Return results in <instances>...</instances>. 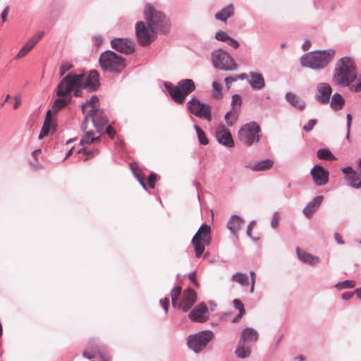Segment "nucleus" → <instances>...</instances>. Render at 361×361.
Masks as SVG:
<instances>
[{
    "mask_svg": "<svg viewBox=\"0 0 361 361\" xmlns=\"http://www.w3.org/2000/svg\"><path fill=\"white\" fill-rule=\"evenodd\" d=\"M357 78V66L353 58L343 56L336 62L332 74V82L335 86L348 87L350 91Z\"/></svg>",
    "mask_w": 361,
    "mask_h": 361,
    "instance_id": "obj_1",
    "label": "nucleus"
},
{
    "mask_svg": "<svg viewBox=\"0 0 361 361\" xmlns=\"http://www.w3.org/2000/svg\"><path fill=\"white\" fill-rule=\"evenodd\" d=\"M335 55L336 50L334 49L312 51L300 57V63L304 68L314 71H321L329 66Z\"/></svg>",
    "mask_w": 361,
    "mask_h": 361,
    "instance_id": "obj_2",
    "label": "nucleus"
},
{
    "mask_svg": "<svg viewBox=\"0 0 361 361\" xmlns=\"http://www.w3.org/2000/svg\"><path fill=\"white\" fill-rule=\"evenodd\" d=\"M147 26L153 33L166 34L170 31L169 19L161 11L155 9L152 5L147 4L144 10Z\"/></svg>",
    "mask_w": 361,
    "mask_h": 361,
    "instance_id": "obj_3",
    "label": "nucleus"
},
{
    "mask_svg": "<svg viewBox=\"0 0 361 361\" xmlns=\"http://www.w3.org/2000/svg\"><path fill=\"white\" fill-rule=\"evenodd\" d=\"M259 339V334L252 327H246L240 334L239 341L235 350V355L240 359L249 357L252 347Z\"/></svg>",
    "mask_w": 361,
    "mask_h": 361,
    "instance_id": "obj_4",
    "label": "nucleus"
},
{
    "mask_svg": "<svg viewBox=\"0 0 361 361\" xmlns=\"http://www.w3.org/2000/svg\"><path fill=\"white\" fill-rule=\"evenodd\" d=\"M164 87L172 99L177 104H183L186 96L195 90V85L192 79L180 80L176 86L170 82H165Z\"/></svg>",
    "mask_w": 361,
    "mask_h": 361,
    "instance_id": "obj_5",
    "label": "nucleus"
},
{
    "mask_svg": "<svg viewBox=\"0 0 361 361\" xmlns=\"http://www.w3.org/2000/svg\"><path fill=\"white\" fill-rule=\"evenodd\" d=\"M85 73L74 74L70 73L64 76L58 83L56 94L59 97H68L77 87H82Z\"/></svg>",
    "mask_w": 361,
    "mask_h": 361,
    "instance_id": "obj_6",
    "label": "nucleus"
},
{
    "mask_svg": "<svg viewBox=\"0 0 361 361\" xmlns=\"http://www.w3.org/2000/svg\"><path fill=\"white\" fill-rule=\"evenodd\" d=\"M99 63L103 71L109 72L118 73L125 67L124 59L111 50L103 52Z\"/></svg>",
    "mask_w": 361,
    "mask_h": 361,
    "instance_id": "obj_7",
    "label": "nucleus"
},
{
    "mask_svg": "<svg viewBox=\"0 0 361 361\" xmlns=\"http://www.w3.org/2000/svg\"><path fill=\"white\" fill-rule=\"evenodd\" d=\"M214 332L211 330L200 331L197 333L188 336L186 343L188 348L197 354L207 346L214 338Z\"/></svg>",
    "mask_w": 361,
    "mask_h": 361,
    "instance_id": "obj_8",
    "label": "nucleus"
},
{
    "mask_svg": "<svg viewBox=\"0 0 361 361\" xmlns=\"http://www.w3.org/2000/svg\"><path fill=\"white\" fill-rule=\"evenodd\" d=\"M211 241V228L207 224H202L192 239L196 257L200 258L202 255L205 246L209 245Z\"/></svg>",
    "mask_w": 361,
    "mask_h": 361,
    "instance_id": "obj_9",
    "label": "nucleus"
},
{
    "mask_svg": "<svg viewBox=\"0 0 361 361\" xmlns=\"http://www.w3.org/2000/svg\"><path fill=\"white\" fill-rule=\"evenodd\" d=\"M213 66L224 71H232L237 69L238 66L229 53L221 49L214 50L211 54Z\"/></svg>",
    "mask_w": 361,
    "mask_h": 361,
    "instance_id": "obj_10",
    "label": "nucleus"
},
{
    "mask_svg": "<svg viewBox=\"0 0 361 361\" xmlns=\"http://www.w3.org/2000/svg\"><path fill=\"white\" fill-rule=\"evenodd\" d=\"M259 126L255 121L243 125L239 130L238 136L239 140L247 146H251L259 142L260 135Z\"/></svg>",
    "mask_w": 361,
    "mask_h": 361,
    "instance_id": "obj_11",
    "label": "nucleus"
},
{
    "mask_svg": "<svg viewBox=\"0 0 361 361\" xmlns=\"http://www.w3.org/2000/svg\"><path fill=\"white\" fill-rule=\"evenodd\" d=\"M188 111L195 116L205 118L207 121H212L211 106L202 103L197 97H192L187 103Z\"/></svg>",
    "mask_w": 361,
    "mask_h": 361,
    "instance_id": "obj_12",
    "label": "nucleus"
},
{
    "mask_svg": "<svg viewBox=\"0 0 361 361\" xmlns=\"http://www.w3.org/2000/svg\"><path fill=\"white\" fill-rule=\"evenodd\" d=\"M154 34L144 22L139 21L135 24V35L140 45L146 47L152 43L154 40Z\"/></svg>",
    "mask_w": 361,
    "mask_h": 361,
    "instance_id": "obj_13",
    "label": "nucleus"
},
{
    "mask_svg": "<svg viewBox=\"0 0 361 361\" xmlns=\"http://www.w3.org/2000/svg\"><path fill=\"white\" fill-rule=\"evenodd\" d=\"M111 46L125 54H131L135 51V43L128 38H114L111 40Z\"/></svg>",
    "mask_w": 361,
    "mask_h": 361,
    "instance_id": "obj_14",
    "label": "nucleus"
},
{
    "mask_svg": "<svg viewBox=\"0 0 361 361\" xmlns=\"http://www.w3.org/2000/svg\"><path fill=\"white\" fill-rule=\"evenodd\" d=\"M215 137L218 142L226 147H233L234 141L231 132L224 125L220 124L216 126L215 130Z\"/></svg>",
    "mask_w": 361,
    "mask_h": 361,
    "instance_id": "obj_15",
    "label": "nucleus"
},
{
    "mask_svg": "<svg viewBox=\"0 0 361 361\" xmlns=\"http://www.w3.org/2000/svg\"><path fill=\"white\" fill-rule=\"evenodd\" d=\"M188 317L192 322L204 323L209 319V312L207 306L201 302L198 304L188 314Z\"/></svg>",
    "mask_w": 361,
    "mask_h": 361,
    "instance_id": "obj_16",
    "label": "nucleus"
},
{
    "mask_svg": "<svg viewBox=\"0 0 361 361\" xmlns=\"http://www.w3.org/2000/svg\"><path fill=\"white\" fill-rule=\"evenodd\" d=\"M310 175L317 186L325 185L329 182V172L320 165H314L310 171Z\"/></svg>",
    "mask_w": 361,
    "mask_h": 361,
    "instance_id": "obj_17",
    "label": "nucleus"
},
{
    "mask_svg": "<svg viewBox=\"0 0 361 361\" xmlns=\"http://www.w3.org/2000/svg\"><path fill=\"white\" fill-rule=\"evenodd\" d=\"M87 116L92 118L93 124L97 132L101 133L103 131L109 121L104 110L93 109L87 113Z\"/></svg>",
    "mask_w": 361,
    "mask_h": 361,
    "instance_id": "obj_18",
    "label": "nucleus"
},
{
    "mask_svg": "<svg viewBox=\"0 0 361 361\" xmlns=\"http://www.w3.org/2000/svg\"><path fill=\"white\" fill-rule=\"evenodd\" d=\"M197 300L195 291L188 288L183 291V298L177 305L176 308L182 310L183 312H188Z\"/></svg>",
    "mask_w": 361,
    "mask_h": 361,
    "instance_id": "obj_19",
    "label": "nucleus"
},
{
    "mask_svg": "<svg viewBox=\"0 0 361 361\" xmlns=\"http://www.w3.org/2000/svg\"><path fill=\"white\" fill-rule=\"evenodd\" d=\"M331 93L332 88L329 83L320 82L317 85L315 99L322 104H326L329 102Z\"/></svg>",
    "mask_w": 361,
    "mask_h": 361,
    "instance_id": "obj_20",
    "label": "nucleus"
},
{
    "mask_svg": "<svg viewBox=\"0 0 361 361\" xmlns=\"http://www.w3.org/2000/svg\"><path fill=\"white\" fill-rule=\"evenodd\" d=\"M44 35V32L43 31L38 32L34 35L20 49L18 53L16 55L15 59H18L25 56L37 44V42L42 39Z\"/></svg>",
    "mask_w": 361,
    "mask_h": 361,
    "instance_id": "obj_21",
    "label": "nucleus"
},
{
    "mask_svg": "<svg viewBox=\"0 0 361 361\" xmlns=\"http://www.w3.org/2000/svg\"><path fill=\"white\" fill-rule=\"evenodd\" d=\"M99 77V75L97 71L92 70L90 71L86 80L84 82H82V87L87 90L89 92L96 91L100 85Z\"/></svg>",
    "mask_w": 361,
    "mask_h": 361,
    "instance_id": "obj_22",
    "label": "nucleus"
},
{
    "mask_svg": "<svg viewBox=\"0 0 361 361\" xmlns=\"http://www.w3.org/2000/svg\"><path fill=\"white\" fill-rule=\"evenodd\" d=\"M247 82L252 90L259 91L264 88L265 80L263 75L257 72L250 71Z\"/></svg>",
    "mask_w": 361,
    "mask_h": 361,
    "instance_id": "obj_23",
    "label": "nucleus"
},
{
    "mask_svg": "<svg viewBox=\"0 0 361 361\" xmlns=\"http://www.w3.org/2000/svg\"><path fill=\"white\" fill-rule=\"evenodd\" d=\"M243 223V219L237 214L232 215L227 222L226 227L237 240L238 239V233Z\"/></svg>",
    "mask_w": 361,
    "mask_h": 361,
    "instance_id": "obj_24",
    "label": "nucleus"
},
{
    "mask_svg": "<svg viewBox=\"0 0 361 361\" xmlns=\"http://www.w3.org/2000/svg\"><path fill=\"white\" fill-rule=\"evenodd\" d=\"M324 200L323 195H317L314 197L308 204L304 207L302 212L307 218H311L312 214L319 207Z\"/></svg>",
    "mask_w": 361,
    "mask_h": 361,
    "instance_id": "obj_25",
    "label": "nucleus"
},
{
    "mask_svg": "<svg viewBox=\"0 0 361 361\" xmlns=\"http://www.w3.org/2000/svg\"><path fill=\"white\" fill-rule=\"evenodd\" d=\"M295 252L298 258L307 264L312 266L319 262V258L318 257L313 256L312 255L302 250L299 247L296 248Z\"/></svg>",
    "mask_w": 361,
    "mask_h": 361,
    "instance_id": "obj_26",
    "label": "nucleus"
},
{
    "mask_svg": "<svg viewBox=\"0 0 361 361\" xmlns=\"http://www.w3.org/2000/svg\"><path fill=\"white\" fill-rule=\"evenodd\" d=\"M286 101L293 107L298 110H302L305 107V102L301 99L298 96L292 92H287L285 95Z\"/></svg>",
    "mask_w": 361,
    "mask_h": 361,
    "instance_id": "obj_27",
    "label": "nucleus"
},
{
    "mask_svg": "<svg viewBox=\"0 0 361 361\" xmlns=\"http://www.w3.org/2000/svg\"><path fill=\"white\" fill-rule=\"evenodd\" d=\"M234 15V7L230 4L222 8L218 13L215 14V18L222 22H226L228 18Z\"/></svg>",
    "mask_w": 361,
    "mask_h": 361,
    "instance_id": "obj_28",
    "label": "nucleus"
},
{
    "mask_svg": "<svg viewBox=\"0 0 361 361\" xmlns=\"http://www.w3.org/2000/svg\"><path fill=\"white\" fill-rule=\"evenodd\" d=\"M345 104L343 97L339 93H334L330 101V106L334 111L341 110Z\"/></svg>",
    "mask_w": 361,
    "mask_h": 361,
    "instance_id": "obj_29",
    "label": "nucleus"
},
{
    "mask_svg": "<svg viewBox=\"0 0 361 361\" xmlns=\"http://www.w3.org/2000/svg\"><path fill=\"white\" fill-rule=\"evenodd\" d=\"M274 161L270 159H263L250 166L254 171H266L273 166Z\"/></svg>",
    "mask_w": 361,
    "mask_h": 361,
    "instance_id": "obj_30",
    "label": "nucleus"
},
{
    "mask_svg": "<svg viewBox=\"0 0 361 361\" xmlns=\"http://www.w3.org/2000/svg\"><path fill=\"white\" fill-rule=\"evenodd\" d=\"M240 113V110L231 108V109L225 114L224 118L226 125L228 127H231L233 126V124L238 120Z\"/></svg>",
    "mask_w": 361,
    "mask_h": 361,
    "instance_id": "obj_31",
    "label": "nucleus"
},
{
    "mask_svg": "<svg viewBox=\"0 0 361 361\" xmlns=\"http://www.w3.org/2000/svg\"><path fill=\"white\" fill-rule=\"evenodd\" d=\"M348 183L350 186L353 188L359 189L361 188V171L360 173H353V175L349 176L347 180Z\"/></svg>",
    "mask_w": 361,
    "mask_h": 361,
    "instance_id": "obj_32",
    "label": "nucleus"
},
{
    "mask_svg": "<svg viewBox=\"0 0 361 361\" xmlns=\"http://www.w3.org/2000/svg\"><path fill=\"white\" fill-rule=\"evenodd\" d=\"M71 102V99L66 97H59L56 99L52 104V109L57 112L63 107L67 106Z\"/></svg>",
    "mask_w": 361,
    "mask_h": 361,
    "instance_id": "obj_33",
    "label": "nucleus"
},
{
    "mask_svg": "<svg viewBox=\"0 0 361 361\" xmlns=\"http://www.w3.org/2000/svg\"><path fill=\"white\" fill-rule=\"evenodd\" d=\"M317 156L318 159L321 160H336V157L332 154V152L327 148L319 149L317 150Z\"/></svg>",
    "mask_w": 361,
    "mask_h": 361,
    "instance_id": "obj_34",
    "label": "nucleus"
},
{
    "mask_svg": "<svg viewBox=\"0 0 361 361\" xmlns=\"http://www.w3.org/2000/svg\"><path fill=\"white\" fill-rule=\"evenodd\" d=\"M231 280L238 283L243 286H246L249 283L248 276L245 273L236 272L232 276Z\"/></svg>",
    "mask_w": 361,
    "mask_h": 361,
    "instance_id": "obj_35",
    "label": "nucleus"
},
{
    "mask_svg": "<svg viewBox=\"0 0 361 361\" xmlns=\"http://www.w3.org/2000/svg\"><path fill=\"white\" fill-rule=\"evenodd\" d=\"M181 293V287L176 286L171 291V303L173 307H176L179 302V296Z\"/></svg>",
    "mask_w": 361,
    "mask_h": 361,
    "instance_id": "obj_36",
    "label": "nucleus"
},
{
    "mask_svg": "<svg viewBox=\"0 0 361 361\" xmlns=\"http://www.w3.org/2000/svg\"><path fill=\"white\" fill-rule=\"evenodd\" d=\"M94 134V132L92 130H90V131L86 132L85 135L80 140V144L81 145H90V144L92 143L94 140H99V137H94L93 136Z\"/></svg>",
    "mask_w": 361,
    "mask_h": 361,
    "instance_id": "obj_37",
    "label": "nucleus"
},
{
    "mask_svg": "<svg viewBox=\"0 0 361 361\" xmlns=\"http://www.w3.org/2000/svg\"><path fill=\"white\" fill-rule=\"evenodd\" d=\"M194 128L197 133V135L200 143L202 145H207L209 143V140L207 139L204 132L200 127H199L197 125H195Z\"/></svg>",
    "mask_w": 361,
    "mask_h": 361,
    "instance_id": "obj_38",
    "label": "nucleus"
},
{
    "mask_svg": "<svg viewBox=\"0 0 361 361\" xmlns=\"http://www.w3.org/2000/svg\"><path fill=\"white\" fill-rule=\"evenodd\" d=\"M242 104H243L242 97L240 94H235L232 96V99H231V105L232 106V108L241 111Z\"/></svg>",
    "mask_w": 361,
    "mask_h": 361,
    "instance_id": "obj_39",
    "label": "nucleus"
},
{
    "mask_svg": "<svg viewBox=\"0 0 361 361\" xmlns=\"http://www.w3.org/2000/svg\"><path fill=\"white\" fill-rule=\"evenodd\" d=\"M355 286V282L353 280H345L338 282L336 284V287L338 290L345 288H353Z\"/></svg>",
    "mask_w": 361,
    "mask_h": 361,
    "instance_id": "obj_40",
    "label": "nucleus"
},
{
    "mask_svg": "<svg viewBox=\"0 0 361 361\" xmlns=\"http://www.w3.org/2000/svg\"><path fill=\"white\" fill-rule=\"evenodd\" d=\"M212 97L216 99H220L222 97L221 85L218 82H212Z\"/></svg>",
    "mask_w": 361,
    "mask_h": 361,
    "instance_id": "obj_41",
    "label": "nucleus"
},
{
    "mask_svg": "<svg viewBox=\"0 0 361 361\" xmlns=\"http://www.w3.org/2000/svg\"><path fill=\"white\" fill-rule=\"evenodd\" d=\"M72 68L73 66L71 63L68 62L62 63L59 68L60 77H62L63 75H65V73L69 71Z\"/></svg>",
    "mask_w": 361,
    "mask_h": 361,
    "instance_id": "obj_42",
    "label": "nucleus"
},
{
    "mask_svg": "<svg viewBox=\"0 0 361 361\" xmlns=\"http://www.w3.org/2000/svg\"><path fill=\"white\" fill-rule=\"evenodd\" d=\"M131 169L132 171H133V173L136 178V179L137 180V181L139 182V183L142 185V188L147 191L148 189L147 188V185H146V183H145V179L139 173H136L135 171V169L133 167V166L131 165Z\"/></svg>",
    "mask_w": 361,
    "mask_h": 361,
    "instance_id": "obj_43",
    "label": "nucleus"
},
{
    "mask_svg": "<svg viewBox=\"0 0 361 361\" xmlns=\"http://www.w3.org/2000/svg\"><path fill=\"white\" fill-rule=\"evenodd\" d=\"M215 39L221 42H227L230 37L225 32L219 30L216 32Z\"/></svg>",
    "mask_w": 361,
    "mask_h": 361,
    "instance_id": "obj_44",
    "label": "nucleus"
},
{
    "mask_svg": "<svg viewBox=\"0 0 361 361\" xmlns=\"http://www.w3.org/2000/svg\"><path fill=\"white\" fill-rule=\"evenodd\" d=\"M233 307L238 310L239 313L240 312L241 314L245 313V310L244 305L239 299H234L233 300Z\"/></svg>",
    "mask_w": 361,
    "mask_h": 361,
    "instance_id": "obj_45",
    "label": "nucleus"
},
{
    "mask_svg": "<svg viewBox=\"0 0 361 361\" xmlns=\"http://www.w3.org/2000/svg\"><path fill=\"white\" fill-rule=\"evenodd\" d=\"M317 121L316 119H310L307 123L303 126V130L305 132L311 131L314 126L317 124Z\"/></svg>",
    "mask_w": 361,
    "mask_h": 361,
    "instance_id": "obj_46",
    "label": "nucleus"
},
{
    "mask_svg": "<svg viewBox=\"0 0 361 361\" xmlns=\"http://www.w3.org/2000/svg\"><path fill=\"white\" fill-rule=\"evenodd\" d=\"M256 224V221H251L249 224L247 225V231H246V234L247 235L252 239L253 240L256 241L258 240V238H255L252 236V228L254 227V226Z\"/></svg>",
    "mask_w": 361,
    "mask_h": 361,
    "instance_id": "obj_47",
    "label": "nucleus"
},
{
    "mask_svg": "<svg viewBox=\"0 0 361 361\" xmlns=\"http://www.w3.org/2000/svg\"><path fill=\"white\" fill-rule=\"evenodd\" d=\"M279 212H274L273 216H272V219H271V226L274 228H276L278 227L279 226Z\"/></svg>",
    "mask_w": 361,
    "mask_h": 361,
    "instance_id": "obj_48",
    "label": "nucleus"
},
{
    "mask_svg": "<svg viewBox=\"0 0 361 361\" xmlns=\"http://www.w3.org/2000/svg\"><path fill=\"white\" fill-rule=\"evenodd\" d=\"M158 176L156 173H152L148 177V183L151 188H154Z\"/></svg>",
    "mask_w": 361,
    "mask_h": 361,
    "instance_id": "obj_49",
    "label": "nucleus"
},
{
    "mask_svg": "<svg viewBox=\"0 0 361 361\" xmlns=\"http://www.w3.org/2000/svg\"><path fill=\"white\" fill-rule=\"evenodd\" d=\"M160 305H161L162 308L164 310L165 313L167 314L168 311H169V298H165L164 299L160 300Z\"/></svg>",
    "mask_w": 361,
    "mask_h": 361,
    "instance_id": "obj_50",
    "label": "nucleus"
},
{
    "mask_svg": "<svg viewBox=\"0 0 361 361\" xmlns=\"http://www.w3.org/2000/svg\"><path fill=\"white\" fill-rule=\"evenodd\" d=\"M342 171L346 176V180L349 178L350 175H353V173H355L356 171L353 170L351 166H347L342 169Z\"/></svg>",
    "mask_w": 361,
    "mask_h": 361,
    "instance_id": "obj_51",
    "label": "nucleus"
},
{
    "mask_svg": "<svg viewBox=\"0 0 361 361\" xmlns=\"http://www.w3.org/2000/svg\"><path fill=\"white\" fill-rule=\"evenodd\" d=\"M361 91V80H359L356 84L353 85L350 88V92H359Z\"/></svg>",
    "mask_w": 361,
    "mask_h": 361,
    "instance_id": "obj_52",
    "label": "nucleus"
},
{
    "mask_svg": "<svg viewBox=\"0 0 361 361\" xmlns=\"http://www.w3.org/2000/svg\"><path fill=\"white\" fill-rule=\"evenodd\" d=\"M105 132L111 137L114 138V136L116 134V131L114 130V128L110 126H107L105 130Z\"/></svg>",
    "mask_w": 361,
    "mask_h": 361,
    "instance_id": "obj_53",
    "label": "nucleus"
},
{
    "mask_svg": "<svg viewBox=\"0 0 361 361\" xmlns=\"http://www.w3.org/2000/svg\"><path fill=\"white\" fill-rule=\"evenodd\" d=\"M227 42H228V44L230 46H231L232 47L235 48V49H237L238 47H239V42L230 37V39H228Z\"/></svg>",
    "mask_w": 361,
    "mask_h": 361,
    "instance_id": "obj_54",
    "label": "nucleus"
},
{
    "mask_svg": "<svg viewBox=\"0 0 361 361\" xmlns=\"http://www.w3.org/2000/svg\"><path fill=\"white\" fill-rule=\"evenodd\" d=\"M346 119H347V128H348L346 138L348 139L349 138V131H350V124H351V119H352L350 114H348L346 115Z\"/></svg>",
    "mask_w": 361,
    "mask_h": 361,
    "instance_id": "obj_55",
    "label": "nucleus"
},
{
    "mask_svg": "<svg viewBox=\"0 0 361 361\" xmlns=\"http://www.w3.org/2000/svg\"><path fill=\"white\" fill-rule=\"evenodd\" d=\"M355 293V291H353V292H345V293H343L342 294L341 298L344 300H350L353 296V295Z\"/></svg>",
    "mask_w": 361,
    "mask_h": 361,
    "instance_id": "obj_56",
    "label": "nucleus"
},
{
    "mask_svg": "<svg viewBox=\"0 0 361 361\" xmlns=\"http://www.w3.org/2000/svg\"><path fill=\"white\" fill-rule=\"evenodd\" d=\"M93 42L96 46H99L103 42V38L101 35H96L93 37Z\"/></svg>",
    "mask_w": 361,
    "mask_h": 361,
    "instance_id": "obj_57",
    "label": "nucleus"
},
{
    "mask_svg": "<svg viewBox=\"0 0 361 361\" xmlns=\"http://www.w3.org/2000/svg\"><path fill=\"white\" fill-rule=\"evenodd\" d=\"M8 12H9V7L8 6H6L3 10V11L1 12V18L3 22L6 21V17H7V15H8Z\"/></svg>",
    "mask_w": 361,
    "mask_h": 361,
    "instance_id": "obj_58",
    "label": "nucleus"
},
{
    "mask_svg": "<svg viewBox=\"0 0 361 361\" xmlns=\"http://www.w3.org/2000/svg\"><path fill=\"white\" fill-rule=\"evenodd\" d=\"M190 281L195 286L197 285V281L196 279L195 271H192L189 274Z\"/></svg>",
    "mask_w": 361,
    "mask_h": 361,
    "instance_id": "obj_59",
    "label": "nucleus"
},
{
    "mask_svg": "<svg viewBox=\"0 0 361 361\" xmlns=\"http://www.w3.org/2000/svg\"><path fill=\"white\" fill-rule=\"evenodd\" d=\"M98 100L97 96L92 95L89 100H87L86 104L93 105L95 102H98Z\"/></svg>",
    "mask_w": 361,
    "mask_h": 361,
    "instance_id": "obj_60",
    "label": "nucleus"
},
{
    "mask_svg": "<svg viewBox=\"0 0 361 361\" xmlns=\"http://www.w3.org/2000/svg\"><path fill=\"white\" fill-rule=\"evenodd\" d=\"M14 99L15 102L13 104V109H17L21 104V99L19 96H16Z\"/></svg>",
    "mask_w": 361,
    "mask_h": 361,
    "instance_id": "obj_61",
    "label": "nucleus"
},
{
    "mask_svg": "<svg viewBox=\"0 0 361 361\" xmlns=\"http://www.w3.org/2000/svg\"><path fill=\"white\" fill-rule=\"evenodd\" d=\"M88 117H90V116L87 115L85 117L83 121L82 122L81 129H82V131H85L87 129V128Z\"/></svg>",
    "mask_w": 361,
    "mask_h": 361,
    "instance_id": "obj_62",
    "label": "nucleus"
},
{
    "mask_svg": "<svg viewBox=\"0 0 361 361\" xmlns=\"http://www.w3.org/2000/svg\"><path fill=\"white\" fill-rule=\"evenodd\" d=\"M224 81L227 88H229L233 82L235 81V79L232 77H227L225 78Z\"/></svg>",
    "mask_w": 361,
    "mask_h": 361,
    "instance_id": "obj_63",
    "label": "nucleus"
},
{
    "mask_svg": "<svg viewBox=\"0 0 361 361\" xmlns=\"http://www.w3.org/2000/svg\"><path fill=\"white\" fill-rule=\"evenodd\" d=\"M334 238L338 244H339V245L344 244V241L342 240L341 236L338 233H334Z\"/></svg>",
    "mask_w": 361,
    "mask_h": 361,
    "instance_id": "obj_64",
    "label": "nucleus"
}]
</instances>
